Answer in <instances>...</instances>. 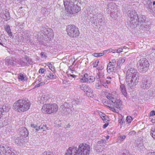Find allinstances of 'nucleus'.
<instances>
[{"label": "nucleus", "instance_id": "obj_1", "mask_svg": "<svg viewBox=\"0 0 155 155\" xmlns=\"http://www.w3.org/2000/svg\"><path fill=\"white\" fill-rule=\"evenodd\" d=\"M139 74L133 68H129L127 72L126 81L128 88H132L138 83L139 80Z\"/></svg>", "mask_w": 155, "mask_h": 155}, {"label": "nucleus", "instance_id": "obj_2", "mask_svg": "<svg viewBox=\"0 0 155 155\" xmlns=\"http://www.w3.org/2000/svg\"><path fill=\"white\" fill-rule=\"evenodd\" d=\"M79 0H63L64 4L66 10V14L68 16L77 13L81 10V8L78 5Z\"/></svg>", "mask_w": 155, "mask_h": 155}, {"label": "nucleus", "instance_id": "obj_3", "mask_svg": "<svg viewBox=\"0 0 155 155\" xmlns=\"http://www.w3.org/2000/svg\"><path fill=\"white\" fill-rule=\"evenodd\" d=\"M30 105V103L26 100L20 99L14 103L13 108L16 111L23 112L28 110Z\"/></svg>", "mask_w": 155, "mask_h": 155}, {"label": "nucleus", "instance_id": "obj_4", "mask_svg": "<svg viewBox=\"0 0 155 155\" xmlns=\"http://www.w3.org/2000/svg\"><path fill=\"white\" fill-rule=\"evenodd\" d=\"M69 149L72 150L75 149V152L78 155H89L90 153V147L87 144H80L78 148L75 147H69Z\"/></svg>", "mask_w": 155, "mask_h": 155}, {"label": "nucleus", "instance_id": "obj_5", "mask_svg": "<svg viewBox=\"0 0 155 155\" xmlns=\"http://www.w3.org/2000/svg\"><path fill=\"white\" fill-rule=\"evenodd\" d=\"M91 12L92 13H91L90 11L87 13V15H88V18H90L92 22L96 25L98 24L100 25H102L104 23L103 22L102 15L99 13L94 14V10L91 11Z\"/></svg>", "mask_w": 155, "mask_h": 155}, {"label": "nucleus", "instance_id": "obj_6", "mask_svg": "<svg viewBox=\"0 0 155 155\" xmlns=\"http://www.w3.org/2000/svg\"><path fill=\"white\" fill-rule=\"evenodd\" d=\"M128 16L129 20L128 24L129 26L131 27L134 26V27L137 26L139 24V22H138V17L135 11L134 10L128 11Z\"/></svg>", "mask_w": 155, "mask_h": 155}, {"label": "nucleus", "instance_id": "obj_7", "mask_svg": "<svg viewBox=\"0 0 155 155\" xmlns=\"http://www.w3.org/2000/svg\"><path fill=\"white\" fill-rule=\"evenodd\" d=\"M42 112L45 114H50L56 113L58 110V106L55 104H44L41 109Z\"/></svg>", "mask_w": 155, "mask_h": 155}, {"label": "nucleus", "instance_id": "obj_8", "mask_svg": "<svg viewBox=\"0 0 155 155\" xmlns=\"http://www.w3.org/2000/svg\"><path fill=\"white\" fill-rule=\"evenodd\" d=\"M137 66L140 72H144L148 70L149 64L146 58H142L137 62Z\"/></svg>", "mask_w": 155, "mask_h": 155}, {"label": "nucleus", "instance_id": "obj_9", "mask_svg": "<svg viewBox=\"0 0 155 155\" xmlns=\"http://www.w3.org/2000/svg\"><path fill=\"white\" fill-rule=\"evenodd\" d=\"M66 31L68 35L71 37H77L80 35L78 28L74 25H69L67 26Z\"/></svg>", "mask_w": 155, "mask_h": 155}, {"label": "nucleus", "instance_id": "obj_10", "mask_svg": "<svg viewBox=\"0 0 155 155\" xmlns=\"http://www.w3.org/2000/svg\"><path fill=\"white\" fill-rule=\"evenodd\" d=\"M81 90L83 91L86 93L88 97H92L94 96L92 89L88 86L83 84L78 86Z\"/></svg>", "mask_w": 155, "mask_h": 155}, {"label": "nucleus", "instance_id": "obj_11", "mask_svg": "<svg viewBox=\"0 0 155 155\" xmlns=\"http://www.w3.org/2000/svg\"><path fill=\"white\" fill-rule=\"evenodd\" d=\"M151 84V81L150 78L147 76L143 77L141 85V88L147 89L150 87Z\"/></svg>", "mask_w": 155, "mask_h": 155}, {"label": "nucleus", "instance_id": "obj_12", "mask_svg": "<svg viewBox=\"0 0 155 155\" xmlns=\"http://www.w3.org/2000/svg\"><path fill=\"white\" fill-rule=\"evenodd\" d=\"M0 147H2L4 148L3 150L1 151L2 155H14L15 154L12 151L10 147L4 145H0Z\"/></svg>", "mask_w": 155, "mask_h": 155}, {"label": "nucleus", "instance_id": "obj_13", "mask_svg": "<svg viewBox=\"0 0 155 155\" xmlns=\"http://www.w3.org/2000/svg\"><path fill=\"white\" fill-rule=\"evenodd\" d=\"M117 5L114 2H112L109 3L107 5L106 7V11L109 14L110 12H113L117 9Z\"/></svg>", "mask_w": 155, "mask_h": 155}, {"label": "nucleus", "instance_id": "obj_14", "mask_svg": "<svg viewBox=\"0 0 155 155\" xmlns=\"http://www.w3.org/2000/svg\"><path fill=\"white\" fill-rule=\"evenodd\" d=\"M42 36H47L48 38H50L51 39L54 36V34L53 30L50 28H45L42 30Z\"/></svg>", "mask_w": 155, "mask_h": 155}, {"label": "nucleus", "instance_id": "obj_15", "mask_svg": "<svg viewBox=\"0 0 155 155\" xmlns=\"http://www.w3.org/2000/svg\"><path fill=\"white\" fill-rule=\"evenodd\" d=\"M31 127L35 129V131L37 132L42 130L43 131H45L48 130L46 125H41L39 127H38L36 124H32L31 125Z\"/></svg>", "mask_w": 155, "mask_h": 155}, {"label": "nucleus", "instance_id": "obj_16", "mask_svg": "<svg viewBox=\"0 0 155 155\" xmlns=\"http://www.w3.org/2000/svg\"><path fill=\"white\" fill-rule=\"evenodd\" d=\"M152 2L150 0L147 1V3L145 5V9L150 14L154 13L155 10L152 7Z\"/></svg>", "mask_w": 155, "mask_h": 155}, {"label": "nucleus", "instance_id": "obj_17", "mask_svg": "<svg viewBox=\"0 0 155 155\" xmlns=\"http://www.w3.org/2000/svg\"><path fill=\"white\" fill-rule=\"evenodd\" d=\"M18 131L19 132V136L21 137H25L26 138L28 135V133L27 129L24 127H22L19 128L18 129Z\"/></svg>", "mask_w": 155, "mask_h": 155}, {"label": "nucleus", "instance_id": "obj_18", "mask_svg": "<svg viewBox=\"0 0 155 155\" xmlns=\"http://www.w3.org/2000/svg\"><path fill=\"white\" fill-rule=\"evenodd\" d=\"M111 78L110 77H108L107 78L104 80H101V82L102 85L106 88H108V84H109L111 83Z\"/></svg>", "mask_w": 155, "mask_h": 155}, {"label": "nucleus", "instance_id": "obj_19", "mask_svg": "<svg viewBox=\"0 0 155 155\" xmlns=\"http://www.w3.org/2000/svg\"><path fill=\"white\" fill-rule=\"evenodd\" d=\"M26 140V138L25 137H21L19 136L16 138L15 140V142L16 144L18 145H21L25 142V140Z\"/></svg>", "mask_w": 155, "mask_h": 155}, {"label": "nucleus", "instance_id": "obj_20", "mask_svg": "<svg viewBox=\"0 0 155 155\" xmlns=\"http://www.w3.org/2000/svg\"><path fill=\"white\" fill-rule=\"evenodd\" d=\"M112 102L113 105L117 109L120 108L122 103L120 100L116 99L115 98V99H114V100L112 101Z\"/></svg>", "mask_w": 155, "mask_h": 155}, {"label": "nucleus", "instance_id": "obj_21", "mask_svg": "<svg viewBox=\"0 0 155 155\" xmlns=\"http://www.w3.org/2000/svg\"><path fill=\"white\" fill-rule=\"evenodd\" d=\"M126 58L125 57H120L118 59L117 62V68H120V66L125 62Z\"/></svg>", "mask_w": 155, "mask_h": 155}, {"label": "nucleus", "instance_id": "obj_22", "mask_svg": "<svg viewBox=\"0 0 155 155\" xmlns=\"http://www.w3.org/2000/svg\"><path fill=\"white\" fill-rule=\"evenodd\" d=\"M140 29L143 31H148L150 29L149 24L147 22H144L140 25Z\"/></svg>", "mask_w": 155, "mask_h": 155}, {"label": "nucleus", "instance_id": "obj_23", "mask_svg": "<svg viewBox=\"0 0 155 155\" xmlns=\"http://www.w3.org/2000/svg\"><path fill=\"white\" fill-rule=\"evenodd\" d=\"M96 78L98 81L101 82V80H103L104 78V73L102 71H98L96 76Z\"/></svg>", "mask_w": 155, "mask_h": 155}, {"label": "nucleus", "instance_id": "obj_24", "mask_svg": "<svg viewBox=\"0 0 155 155\" xmlns=\"http://www.w3.org/2000/svg\"><path fill=\"white\" fill-rule=\"evenodd\" d=\"M48 99V96L46 95H43L41 97L39 102L41 104H43L47 102Z\"/></svg>", "mask_w": 155, "mask_h": 155}, {"label": "nucleus", "instance_id": "obj_25", "mask_svg": "<svg viewBox=\"0 0 155 155\" xmlns=\"http://www.w3.org/2000/svg\"><path fill=\"white\" fill-rule=\"evenodd\" d=\"M146 20L145 16L144 15H141L139 16L138 19V22H139V25H141V24H143L145 22Z\"/></svg>", "mask_w": 155, "mask_h": 155}, {"label": "nucleus", "instance_id": "obj_26", "mask_svg": "<svg viewBox=\"0 0 155 155\" xmlns=\"http://www.w3.org/2000/svg\"><path fill=\"white\" fill-rule=\"evenodd\" d=\"M120 89L123 94L125 97L127 96L126 89L124 84H121L120 85Z\"/></svg>", "mask_w": 155, "mask_h": 155}, {"label": "nucleus", "instance_id": "obj_27", "mask_svg": "<svg viewBox=\"0 0 155 155\" xmlns=\"http://www.w3.org/2000/svg\"><path fill=\"white\" fill-rule=\"evenodd\" d=\"M104 148L101 146H100L97 143V144L94 146V149L95 150L96 152L99 153L102 151Z\"/></svg>", "mask_w": 155, "mask_h": 155}, {"label": "nucleus", "instance_id": "obj_28", "mask_svg": "<svg viewBox=\"0 0 155 155\" xmlns=\"http://www.w3.org/2000/svg\"><path fill=\"white\" fill-rule=\"evenodd\" d=\"M18 79L19 81H27V78L25 75H24L22 73H20L18 75Z\"/></svg>", "mask_w": 155, "mask_h": 155}, {"label": "nucleus", "instance_id": "obj_29", "mask_svg": "<svg viewBox=\"0 0 155 155\" xmlns=\"http://www.w3.org/2000/svg\"><path fill=\"white\" fill-rule=\"evenodd\" d=\"M110 63H108L107 67V70L108 73H110L114 70L115 67L110 65Z\"/></svg>", "mask_w": 155, "mask_h": 155}, {"label": "nucleus", "instance_id": "obj_30", "mask_svg": "<svg viewBox=\"0 0 155 155\" xmlns=\"http://www.w3.org/2000/svg\"><path fill=\"white\" fill-rule=\"evenodd\" d=\"M95 79L94 77L92 76H89L88 75L87 79L86 81V83H92L94 82Z\"/></svg>", "mask_w": 155, "mask_h": 155}, {"label": "nucleus", "instance_id": "obj_31", "mask_svg": "<svg viewBox=\"0 0 155 155\" xmlns=\"http://www.w3.org/2000/svg\"><path fill=\"white\" fill-rule=\"evenodd\" d=\"M3 16V18L6 20H9L11 18L9 13L8 11H5Z\"/></svg>", "mask_w": 155, "mask_h": 155}, {"label": "nucleus", "instance_id": "obj_32", "mask_svg": "<svg viewBox=\"0 0 155 155\" xmlns=\"http://www.w3.org/2000/svg\"><path fill=\"white\" fill-rule=\"evenodd\" d=\"M106 141L105 139H101L97 141V143L99 145L101 146L103 148L104 147L105 144H106Z\"/></svg>", "mask_w": 155, "mask_h": 155}, {"label": "nucleus", "instance_id": "obj_33", "mask_svg": "<svg viewBox=\"0 0 155 155\" xmlns=\"http://www.w3.org/2000/svg\"><path fill=\"white\" fill-rule=\"evenodd\" d=\"M88 75V74L87 73L84 74L83 75H82L81 76L82 78L80 79L81 81L84 83H86V81Z\"/></svg>", "mask_w": 155, "mask_h": 155}, {"label": "nucleus", "instance_id": "obj_34", "mask_svg": "<svg viewBox=\"0 0 155 155\" xmlns=\"http://www.w3.org/2000/svg\"><path fill=\"white\" fill-rule=\"evenodd\" d=\"M5 31L7 32L8 35L10 36H12V34L11 31V30L10 28V26L9 25H7V26L5 28Z\"/></svg>", "mask_w": 155, "mask_h": 155}, {"label": "nucleus", "instance_id": "obj_35", "mask_svg": "<svg viewBox=\"0 0 155 155\" xmlns=\"http://www.w3.org/2000/svg\"><path fill=\"white\" fill-rule=\"evenodd\" d=\"M10 108L9 106L6 104L3 105L1 108L2 109V110H3V111L8 112Z\"/></svg>", "mask_w": 155, "mask_h": 155}, {"label": "nucleus", "instance_id": "obj_36", "mask_svg": "<svg viewBox=\"0 0 155 155\" xmlns=\"http://www.w3.org/2000/svg\"><path fill=\"white\" fill-rule=\"evenodd\" d=\"M150 135L152 137L155 139V127H153L150 130Z\"/></svg>", "mask_w": 155, "mask_h": 155}, {"label": "nucleus", "instance_id": "obj_37", "mask_svg": "<svg viewBox=\"0 0 155 155\" xmlns=\"http://www.w3.org/2000/svg\"><path fill=\"white\" fill-rule=\"evenodd\" d=\"M104 104L105 105L109 107V108H111L112 107V105H113L112 102L111 101H107V102L105 101L104 102Z\"/></svg>", "mask_w": 155, "mask_h": 155}, {"label": "nucleus", "instance_id": "obj_38", "mask_svg": "<svg viewBox=\"0 0 155 155\" xmlns=\"http://www.w3.org/2000/svg\"><path fill=\"white\" fill-rule=\"evenodd\" d=\"M25 59L27 61L28 64H31L33 63V61L28 56H25Z\"/></svg>", "mask_w": 155, "mask_h": 155}, {"label": "nucleus", "instance_id": "obj_39", "mask_svg": "<svg viewBox=\"0 0 155 155\" xmlns=\"http://www.w3.org/2000/svg\"><path fill=\"white\" fill-rule=\"evenodd\" d=\"M113 95L110 94H108L107 96V98L112 102V101L114 100L115 98H114L113 97Z\"/></svg>", "mask_w": 155, "mask_h": 155}, {"label": "nucleus", "instance_id": "obj_40", "mask_svg": "<svg viewBox=\"0 0 155 155\" xmlns=\"http://www.w3.org/2000/svg\"><path fill=\"white\" fill-rule=\"evenodd\" d=\"M99 82L96 83L95 84V88H96L98 89H100L102 87V85H101V83L99 81H98Z\"/></svg>", "mask_w": 155, "mask_h": 155}, {"label": "nucleus", "instance_id": "obj_41", "mask_svg": "<svg viewBox=\"0 0 155 155\" xmlns=\"http://www.w3.org/2000/svg\"><path fill=\"white\" fill-rule=\"evenodd\" d=\"M124 49V47H121L118 48V49L117 50H115L113 52V53H120L123 51V50Z\"/></svg>", "mask_w": 155, "mask_h": 155}, {"label": "nucleus", "instance_id": "obj_42", "mask_svg": "<svg viewBox=\"0 0 155 155\" xmlns=\"http://www.w3.org/2000/svg\"><path fill=\"white\" fill-rule=\"evenodd\" d=\"M45 78L47 79H48V78L49 79L53 78H54V76L52 73L50 72L48 75L45 77Z\"/></svg>", "mask_w": 155, "mask_h": 155}, {"label": "nucleus", "instance_id": "obj_43", "mask_svg": "<svg viewBox=\"0 0 155 155\" xmlns=\"http://www.w3.org/2000/svg\"><path fill=\"white\" fill-rule=\"evenodd\" d=\"M136 146L139 150H142L143 148V145L142 143L137 144Z\"/></svg>", "mask_w": 155, "mask_h": 155}, {"label": "nucleus", "instance_id": "obj_44", "mask_svg": "<svg viewBox=\"0 0 155 155\" xmlns=\"http://www.w3.org/2000/svg\"><path fill=\"white\" fill-rule=\"evenodd\" d=\"M16 25L17 28H19L21 29L23 28V25H22V22H17L16 23Z\"/></svg>", "mask_w": 155, "mask_h": 155}, {"label": "nucleus", "instance_id": "obj_45", "mask_svg": "<svg viewBox=\"0 0 155 155\" xmlns=\"http://www.w3.org/2000/svg\"><path fill=\"white\" fill-rule=\"evenodd\" d=\"M132 120L133 119L131 116H128L127 117L126 120H127V122L128 124L130 123Z\"/></svg>", "mask_w": 155, "mask_h": 155}, {"label": "nucleus", "instance_id": "obj_46", "mask_svg": "<svg viewBox=\"0 0 155 155\" xmlns=\"http://www.w3.org/2000/svg\"><path fill=\"white\" fill-rule=\"evenodd\" d=\"M40 155H54L53 153L51 152H45Z\"/></svg>", "mask_w": 155, "mask_h": 155}, {"label": "nucleus", "instance_id": "obj_47", "mask_svg": "<svg viewBox=\"0 0 155 155\" xmlns=\"http://www.w3.org/2000/svg\"><path fill=\"white\" fill-rule=\"evenodd\" d=\"M99 63V61L97 60H96L93 63V67H97Z\"/></svg>", "mask_w": 155, "mask_h": 155}, {"label": "nucleus", "instance_id": "obj_48", "mask_svg": "<svg viewBox=\"0 0 155 155\" xmlns=\"http://www.w3.org/2000/svg\"><path fill=\"white\" fill-rule=\"evenodd\" d=\"M109 63H110V64L114 66L115 67V65L116 64V61L115 59H114L112 60Z\"/></svg>", "mask_w": 155, "mask_h": 155}, {"label": "nucleus", "instance_id": "obj_49", "mask_svg": "<svg viewBox=\"0 0 155 155\" xmlns=\"http://www.w3.org/2000/svg\"><path fill=\"white\" fill-rule=\"evenodd\" d=\"M126 138V136L125 135H121L120 136L118 137V139L119 140H124Z\"/></svg>", "mask_w": 155, "mask_h": 155}, {"label": "nucleus", "instance_id": "obj_50", "mask_svg": "<svg viewBox=\"0 0 155 155\" xmlns=\"http://www.w3.org/2000/svg\"><path fill=\"white\" fill-rule=\"evenodd\" d=\"M9 64L12 65H14L15 64V61L13 60H9V61L8 62Z\"/></svg>", "mask_w": 155, "mask_h": 155}, {"label": "nucleus", "instance_id": "obj_51", "mask_svg": "<svg viewBox=\"0 0 155 155\" xmlns=\"http://www.w3.org/2000/svg\"><path fill=\"white\" fill-rule=\"evenodd\" d=\"M19 63L23 66H25L27 65V63L23 61L22 60H20L19 61Z\"/></svg>", "mask_w": 155, "mask_h": 155}, {"label": "nucleus", "instance_id": "obj_52", "mask_svg": "<svg viewBox=\"0 0 155 155\" xmlns=\"http://www.w3.org/2000/svg\"><path fill=\"white\" fill-rule=\"evenodd\" d=\"M98 67H97V69L98 70H102L104 67L102 65H101V64H98Z\"/></svg>", "mask_w": 155, "mask_h": 155}, {"label": "nucleus", "instance_id": "obj_53", "mask_svg": "<svg viewBox=\"0 0 155 155\" xmlns=\"http://www.w3.org/2000/svg\"><path fill=\"white\" fill-rule=\"evenodd\" d=\"M40 55L41 56V57L44 58H46L47 57V56L46 54H45V53L44 52H41L40 54Z\"/></svg>", "mask_w": 155, "mask_h": 155}, {"label": "nucleus", "instance_id": "obj_54", "mask_svg": "<svg viewBox=\"0 0 155 155\" xmlns=\"http://www.w3.org/2000/svg\"><path fill=\"white\" fill-rule=\"evenodd\" d=\"M25 39L26 42H29L31 41V40H30V38L29 36H27L25 38Z\"/></svg>", "mask_w": 155, "mask_h": 155}, {"label": "nucleus", "instance_id": "obj_55", "mask_svg": "<svg viewBox=\"0 0 155 155\" xmlns=\"http://www.w3.org/2000/svg\"><path fill=\"white\" fill-rule=\"evenodd\" d=\"M44 84H45V83L43 82L40 83L39 84L36 85L35 86V88H36V87H39L41 85H43Z\"/></svg>", "mask_w": 155, "mask_h": 155}, {"label": "nucleus", "instance_id": "obj_56", "mask_svg": "<svg viewBox=\"0 0 155 155\" xmlns=\"http://www.w3.org/2000/svg\"><path fill=\"white\" fill-rule=\"evenodd\" d=\"M114 51V49H108V50H105L104 52H113Z\"/></svg>", "mask_w": 155, "mask_h": 155}, {"label": "nucleus", "instance_id": "obj_57", "mask_svg": "<svg viewBox=\"0 0 155 155\" xmlns=\"http://www.w3.org/2000/svg\"><path fill=\"white\" fill-rule=\"evenodd\" d=\"M110 108L114 112L117 113L118 112V110H117L116 109L113 107H111V108Z\"/></svg>", "mask_w": 155, "mask_h": 155}, {"label": "nucleus", "instance_id": "obj_58", "mask_svg": "<svg viewBox=\"0 0 155 155\" xmlns=\"http://www.w3.org/2000/svg\"><path fill=\"white\" fill-rule=\"evenodd\" d=\"M39 72L40 73L43 74L45 72V70L43 68H40L39 70Z\"/></svg>", "mask_w": 155, "mask_h": 155}, {"label": "nucleus", "instance_id": "obj_59", "mask_svg": "<svg viewBox=\"0 0 155 155\" xmlns=\"http://www.w3.org/2000/svg\"><path fill=\"white\" fill-rule=\"evenodd\" d=\"M150 116H154L155 115V111L152 110L150 112Z\"/></svg>", "mask_w": 155, "mask_h": 155}, {"label": "nucleus", "instance_id": "obj_60", "mask_svg": "<svg viewBox=\"0 0 155 155\" xmlns=\"http://www.w3.org/2000/svg\"><path fill=\"white\" fill-rule=\"evenodd\" d=\"M146 155H155V152H149Z\"/></svg>", "mask_w": 155, "mask_h": 155}, {"label": "nucleus", "instance_id": "obj_61", "mask_svg": "<svg viewBox=\"0 0 155 155\" xmlns=\"http://www.w3.org/2000/svg\"><path fill=\"white\" fill-rule=\"evenodd\" d=\"M103 117H101V118H102V119L103 120H106V115L104 114H103Z\"/></svg>", "mask_w": 155, "mask_h": 155}, {"label": "nucleus", "instance_id": "obj_62", "mask_svg": "<svg viewBox=\"0 0 155 155\" xmlns=\"http://www.w3.org/2000/svg\"><path fill=\"white\" fill-rule=\"evenodd\" d=\"M3 112L2 111V109L0 108V118L2 117Z\"/></svg>", "mask_w": 155, "mask_h": 155}, {"label": "nucleus", "instance_id": "obj_63", "mask_svg": "<svg viewBox=\"0 0 155 155\" xmlns=\"http://www.w3.org/2000/svg\"><path fill=\"white\" fill-rule=\"evenodd\" d=\"M108 123H105V124L103 126V128H106L108 125Z\"/></svg>", "mask_w": 155, "mask_h": 155}, {"label": "nucleus", "instance_id": "obj_64", "mask_svg": "<svg viewBox=\"0 0 155 155\" xmlns=\"http://www.w3.org/2000/svg\"><path fill=\"white\" fill-rule=\"evenodd\" d=\"M104 52H103V53H98V57H100V56H101L102 55H103L104 54Z\"/></svg>", "mask_w": 155, "mask_h": 155}]
</instances>
